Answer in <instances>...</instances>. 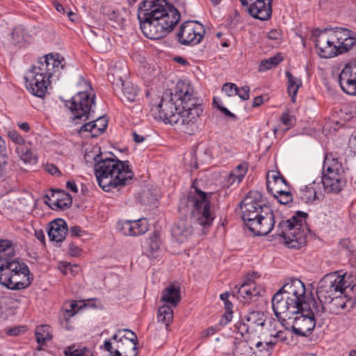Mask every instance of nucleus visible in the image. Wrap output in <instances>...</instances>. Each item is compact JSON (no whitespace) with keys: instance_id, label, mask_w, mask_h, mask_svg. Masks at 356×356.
Returning a JSON list of instances; mask_svg holds the SVG:
<instances>
[{"instance_id":"f257e3e1","label":"nucleus","mask_w":356,"mask_h":356,"mask_svg":"<svg viewBox=\"0 0 356 356\" xmlns=\"http://www.w3.org/2000/svg\"><path fill=\"white\" fill-rule=\"evenodd\" d=\"M138 19L147 38L159 40L174 29L180 20V13L166 0H144L139 5Z\"/></svg>"},{"instance_id":"f03ea898","label":"nucleus","mask_w":356,"mask_h":356,"mask_svg":"<svg viewBox=\"0 0 356 356\" xmlns=\"http://www.w3.org/2000/svg\"><path fill=\"white\" fill-rule=\"evenodd\" d=\"M111 154L113 157H104L99 153L94 158V170L97 183L106 192L129 184L134 175L129 161H122L113 153Z\"/></svg>"},{"instance_id":"7ed1b4c3","label":"nucleus","mask_w":356,"mask_h":356,"mask_svg":"<svg viewBox=\"0 0 356 356\" xmlns=\"http://www.w3.org/2000/svg\"><path fill=\"white\" fill-rule=\"evenodd\" d=\"M14 257L9 256L0 264V284L14 291L26 289L33 280V275L25 263Z\"/></svg>"},{"instance_id":"20e7f679","label":"nucleus","mask_w":356,"mask_h":356,"mask_svg":"<svg viewBox=\"0 0 356 356\" xmlns=\"http://www.w3.org/2000/svg\"><path fill=\"white\" fill-rule=\"evenodd\" d=\"M308 218L307 213L298 211L290 219L282 220L279 223V234L286 247L298 250L306 245L310 229L304 224Z\"/></svg>"},{"instance_id":"39448f33","label":"nucleus","mask_w":356,"mask_h":356,"mask_svg":"<svg viewBox=\"0 0 356 356\" xmlns=\"http://www.w3.org/2000/svg\"><path fill=\"white\" fill-rule=\"evenodd\" d=\"M194 192H189L187 196L186 206L191 209V218L204 229L210 227L215 218L211 211V201L207 193L195 186V181L191 186Z\"/></svg>"},{"instance_id":"423d86ee","label":"nucleus","mask_w":356,"mask_h":356,"mask_svg":"<svg viewBox=\"0 0 356 356\" xmlns=\"http://www.w3.org/2000/svg\"><path fill=\"white\" fill-rule=\"evenodd\" d=\"M90 92L81 91L75 94L70 100L65 101V106L71 111L72 122L74 124H82L93 118L92 106L95 104V94L89 85Z\"/></svg>"},{"instance_id":"0eeeda50","label":"nucleus","mask_w":356,"mask_h":356,"mask_svg":"<svg viewBox=\"0 0 356 356\" xmlns=\"http://www.w3.org/2000/svg\"><path fill=\"white\" fill-rule=\"evenodd\" d=\"M345 275H326L318 282L316 296L318 303H324L330 298L347 292Z\"/></svg>"},{"instance_id":"6e6552de","label":"nucleus","mask_w":356,"mask_h":356,"mask_svg":"<svg viewBox=\"0 0 356 356\" xmlns=\"http://www.w3.org/2000/svg\"><path fill=\"white\" fill-rule=\"evenodd\" d=\"M174 97L179 102V109L204 111L203 100L195 95L193 87L189 83L179 80L174 88Z\"/></svg>"},{"instance_id":"1a4fd4ad","label":"nucleus","mask_w":356,"mask_h":356,"mask_svg":"<svg viewBox=\"0 0 356 356\" xmlns=\"http://www.w3.org/2000/svg\"><path fill=\"white\" fill-rule=\"evenodd\" d=\"M278 291L287 297L288 301L295 302L294 305L300 308L309 307V304H316V300L312 293L306 295L305 284L299 279H290Z\"/></svg>"},{"instance_id":"9d476101","label":"nucleus","mask_w":356,"mask_h":356,"mask_svg":"<svg viewBox=\"0 0 356 356\" xmlns=\"http://www.w3.org/2000/svg\"><path fill=\"white\" fill-rule=\"evenodd\" d=\"M240 207L243 210L242 220L246 226L263 213L265 207H270L266 204L263 195L260 192L250 191L240 203Z\"/></svg>"},{"instance_id":"9b49d317","label":"nucleus","mask_w":356,"mask_h":356,"mask_svg":"<svg viewBox=\"0 0 356 356\" xmlns=\"http://www.w3.org/2000/svg\"><path fill=\"white\" fill-rule=\"evenodd\" d=\"M314 307L313 304H309V307H302L300 312L296 314L297 316L294 317L293 324L291 326L293 334L300 337H309L312 333L316 325L314 316L321 314H317Z\"/></svg>"},{"instance_id":"f8f14e48","label":"nucleus","mask_w":356,"mask_h":356,"mask_svg":"<svg viewBox=\"0 0 356 356\" xmlns=\"http://www.w3.org/2000/svg\"><path fill=\"white\" fill-rule=\"evenodd\" d=\"M205 29L197 21H186L181 24L177 33L178 42L183 45H195L204 37Z\"/></svg>"},{"instance_id":"ddd939ff","label":"nucleus","mask_w":356,"mask_h":356,"mask_svg":"<svg viewBox=\"0 0 356 356\" xmlns=\"http://www.w3.org/2000/svg\"><path fill=\"white\" fill-rule=\"evenodd\" d=\"M271 302L273 312L279 320L291 319L301 309L298 305H294L295 302L288 301L287 297L279 291L274 294Z\"/></svg>"},{"instance_id":"4468645a","label":"nucleus","mask_w":356,"mask_h":356,"mask_svg":"<svg viewBox=\"0 0 356 356\" xmlns=\"http://www.w3.org/2000/svg\"><path fill=\"white\" fill-rule=\"evenodd\" d=\"M174 98V92L170 95H163L156 109L159 118L165 123L177 125L179 119V102H175Z\"/></svg>"},{"instance_id":"2eb2a0df","label":"nucleus","mask_w":356,"mask_h":356,"mask_svg":"<svg viewBox=\"0 0 356 356\" xmlns=\"http://www.w3.org/2000/svg\"><path fill=\"white\" fill-rule=\"evenodd\" d=\"M273 211L270 207H265L263 213L248 223L246 227L255 236H265L274 227Z\"/></svg>"},{"instance_id":"dca6fc26","label":"nucleus","mask_w":356,"mask_h":356,"mask_svg":"<svg viewBox=\"0 0 356 356\" xmlns=\"http://www.w3.org/2000/svg\"><path fill=\"white\" fill-rule=\"evenodd\" d=\"M253 18L267 21L272 17L273 0H239Z\"/></svg>"},{"instance_id":"f3484780","label":"nucleus","mask_w":356,"mask_h":356,"mask_svg":"<svg viewBox=\"0 0 356 356\" xmlns=\"http://www.w3.org/2000/svg\"><path fill=\"white\" fill-rule=\"evenodd\" d=\"M349 296L347 292L336 296L324 303H318L316 300L313 308L317 312V314H322L328 311L330 314H339L342 310L350 308L351 300L348 298Z\"/></svg>"},{"instance_id":"a211bd4d","label":"nucleus","mask_w":356,"mask_h":356,"mask_svg":"<svg viewBox=\"0 0 356 356\" xmlns=\"http://www.w3.org/2000/svg\"><path fill=\"white\" fill-rule=\"evenodd\" d=\"M266 323L264 313L259 311L250 312L244 317L243 321L238 323L235 326L238 332L244 336L245 334L256 332L257 329L261 331Z\"/></svg>"},{"instance_id":"6ab92c4d","label":"nucleus","mask_w":356,"mask_h":356,"mask_svg":"<svg viewBox=\"0 0 356 356\" xmlns=\"http://www.w3.org/2000/svg\"><path fill=\"white\" fill-rule=\"evenodd\" d=\"M204 111L179 109V119L177 125L180 126L183 131L189 135L193 134L198 129V122Z\"/></svg>"},{"instance_id":"aec40b11","label":"nucleus","mask_w":356,"mask_h":356,"mask_svg":"<svg viewBox=\"0 0 356 356\" xmlns=\"http://www.w3.org/2000/svg\"><path fill=\"white\" fill-rule=\"evenodd\" d=\"M257 277H258L257 273H248L244 277L242 284L235 286L238 295L243 298L244 302H249L253 297L260 296L261 290L257 287L254 282Z\"/></svg>"},{"instance_id":"412c9836","label":"nucleus","mask_w":356,"mask_h":356,"mask_svg":"<svg viewBox=\"0 0 356 356\" xmlns=\"http://www.w3.org/2000/svg\"><path fill=\"white\" fill-rule=\"evenodd\" d=\"M81 308V307H79L76 300L65 302L58 314L59 324L66 330H72L74 327L71 324L70 319L77 314Z\"/></svg>"},{"instance_id":"4be33fe9","label":"nucleus","mask_w":356,"mask_h":356,"mask_svg":"<svg viewBox=\"0 0 356 356\" xmlns=\"http://www.w3.org/2000/svg\"><path fill=\"white\" fill-rule=\"evenodd\" d=\"M51 196L56 197V200L52 202L53 207L49 203L51 197L49 195H45L44 197V203L49 205L52 209L65 210L71 207L72 204V197L71 195L63 189H51Z\"/></svg>"},{"instance_id":"5701e85b","label":"nucleus","mask_w":356,"mask_h":356,"mask_svg":"<svg viewBox=\"0 0 356 356\" xmlns=\"http://www.w3.org/2000/svg\"><path fill=\"white\" fill-rule=\"evenodd\" d=\"M120 232L125 236H137L144 234L149 228L146 218L136 220H127L118 225Z\"/></svg>"},{"instance_id":"b1692460","label":"nucleus","mask_w":356,"mask_h":356,"mask_svg":"<svg viewBox=\"0 0 356 356\" xmlns=\"http://www.w3.org/2000/svg\"><path fill=\"white\" fill-rule=\"evenodd\" d=\"M321 182L326 193L338 194L346 186L347 179L346 174H341V175L323 174Z\"/></svg>"},{"instance_id":"393cba45","label":"nucleus","mask_w":356,"mask_h":356,"mask_svg":"<svg viewBox=\"0 0 356 356\" xmlns=\"http://www.w3.org/2000/svg\"><path fill=\"white\" fill-rule=\"evenodd\" d=\"M327 31V29L322 31L321 33L317 35L315 40V45L318 50L319 56L325 58H332L341 54L340 47L332 46V47H328L329 40L327 36L325 35Z\"/></svg>"},{"instance_id":"a878e982","label":"nucleus","mask_w":356,"mask_h":356,"mask_svg":"<svg viewBox=\"0 0 356 356\" xmlns=\"http://www.w3.org/2000/svg\"><path fill=\"white\" fill-rule=\"evenodd\" d=\"M90 122H85L79 128V133L81 134L83 132H90L92 138H96L102 134L108 126V120L105 116H100L95 120L90 118Z\"/></svg>"},{"instance_id":"bb28decb","label":"nucleus","mask_w":356,"mask_h":356,"mask_svg":"<svg viewBox=\"0 0 356 356\" xmlns=\"http://www.w3.org/2000/svg\"><path fill=\"white\" fill-rule=\"evenodd\" d=\"M68 231L67 225L62 218H56L49 224L47 234L50 241L60 243L64 241Z\"/></svg>"},{"instance_id":"cd10ccee","label":"nucleus","mask_w":356,"mask_h":356,"mask_svg":"<svg viewBox=\"0 0 356 356\" xmlns=\"http://www.w3.org/2000/svg\"><path fill=\"white\" fill-rule=\"evenodd\" d=\"M323 174L333 175L334 174H346L342 163L337 158H334L332 154H327L325 156L323 164Z\"/></svg>"},{"instance_id":"c85d7f7f","label":"nucleus","mask_w":356,"mask_h":356,"mask_svg":"<svg viewBox=\"0 0 356 356\" xmlns=\"http://www.w3.org/2000/svg\"><path fill=\"white\" fill-rule=\"evenodd\" d=\"M193 233L191 225L185 219L179 220L172 229V235L179 243H183Z\"/></svg>"},{"instance_id":"c756f323","label":"nucleus","mask_w":356,"mask_h":356,"mask_svg":"<svg viewBox=\"0 0 356 356\" xmlns=\"http://www.w3.org/2000/svg\"><path fill=\"white\" fill-rule=\"evenodd\" d=\"M161 300L176 307L181 301L180 286L174 284H170L163 290Z\"/></svg>"},{"instance_id":"7c9ffc66","label":"nucleus","mask_w":356,"mask_h":356,"mask_svg":"<svg viewBox=\"0 0 356 356\" xmlns=\"http://www.w3.org/2000/svg\"><path fill=\"white\" fill-rule=\"evenodd\" d=\"M332 35V39L334 40L337 45L336 47H346L345 44L348 43L353 35H356L353 31L341 27H336L334 29H330Z\"/></svg>"},{"instance_id":"2f4dec72","label":"nucleus","mask_w":356,"mask_h":356,"mask_svg":"<svg viewBox=\"0 0 356 356\" xmlns=\"http://www.w3.org/2000/svg\"><path fill=\"white\" fill-rule=\"evenodd\" d=\"M27 90L34 96L44 97L47 90V82H39L35 81V78L29 79L28 76L25 77Z\"/></svg>"},{"instance_id":"473e14b6","label":"nucleus","mask_w":356,"mask_h":356,"mask_svg":"<svg viewBox=\"0 0 356 356\" xmlns=\"http://www.w3.org/2000/svg\"><path fill=\"white\" fill-rule=\"evenodd\" d=\"M285 74L288 81L287 92L291 98V101L295 102L298 89L302 85V80L294 76L289 71H286Z\"/></svg>"},{"instance_id":"72a5a7b5","label":"nucleus","mask_w":356,"mask_h":356,"mask_svg":"<svg viewBox=\"0 0 356 356\" xmlns=\"http://www.w3.org/2000/svg\"><path fill=\"white\" fill-rule=\"evenodd\" d=\"M51 327L49 325H41L36 327L35 335L36 341L40 346H43L47 341L52 339V334L50 333Z\"/></svg>"},{"instance_id":"f704fd0d","label":"nucleus","mask_w":356,"mask_h":356,"mask_svg":"<svg viewBox=\"0 0 356 356\" xmlns=\"http://www.w3.org/2000/svg\"><path fill=\"white\" fill-rule=\"evenodd\" d=\"M266 187L268 193L273 194V197L278 201L281 204H287L293 201V196L290 192L284 191L282 190L277 191L275 193H273V189L270 186L269 175H267Z\"/></svg>"},{"instance_id":"c9c22d12","label":"nucleus","mask_w":356,"mask_h":356,"mask_svg":"<svg viewBox=\"0 0 356 356\" xmlns=\"http://www.w3.org/2000/svg\"><path fill=\"white\" fill-rule=\"evenodd\" d=\"M158 321L165 325L166 327L172 322L173 310L170 305H164L160 307L157 313Z\"/></svg>"},{"instance_id":"e433bc0d","label":"nucleus","mask_w":356,"mask_h":356,"mask_svg":"<svg viewBox=\"0 0 356 356\" xmlns=\"http://www.w3.org/2000/svg\"><path fill=\"white\" fill-rule=\"evenodd\" d=\"M15 254L14 245L11 241L1 240L0 241V264L8 257H13Z\"/></svg>"},{"instance_id":"4c0bfd02","label":"nucleus","mask_w":356,"mask_h":356,"mask_svg":"<svg viewBox=\"0 0 356 356\" xmlns=\"http://www.w3.org/2000/svg\"><path fill=\"white\" fill-rule=\"evenodd\" d=\"M147 248L146 249V254L150 257H154V254L157 252L160 248L159 235L154 232L153 235L147 239Z\"/></svg>"},{"instance_id":"58836bf2","label":"nucleus","mask_w":356,"mask_h":356,"mask_svg":"<svg viewBox=\"0 0 356 356\" xmlns=\"http://www.w3.org/2000/svg\"><path fill=\"white\" fill-rule=\"evenodd\" d=\"M48 62V58L45 56L39 58L37 63L33 65L31 70L34 71V72L45 74V76L51 78L53 74L49 69V63Z\"/></svg>"},{"instance_id":"ea45409f","label":"nucleus","mask_w":356,"mask_h":356,"mask_svg":"<svg viewBox=\"0 0 356 356\" xmlns=\"http://www.w3.org/2000/svg\"><path fill=\"white\" fill-rule=\"evenodd\" d=\"M119 81L121 83L124 96L127 98V99L129 102H134L138 94L137 88L134 87L130 83H124L121 76H119Z\"/></svg>"},{"instance_id":"a19ab883","label":"nucleus","mask_w":356,"mask_h":356,"mask_svg":"<svg viewBox=\"0 0 356 356\" xmlns=\"http://www.w3.org/2000/svg\"><path fill=\"white\" fill-rule=\"evenodd\" d=\"M356 79V60H350L346 63L339 75V79Z\"/></svg>"},{"instance_id":"79ce46f5","label":"nucleus","mask_w":356,"mask_h":356,"mask_svg":"<svg viewBox=\"0 0 356 356\" xmlns=\"http://www.w3.org/2000/svg\"><path fill=\"white\" fill-rule=\"evenodd\" d=\"M45 57L48 58L49 69L51 70L53 75L54 73L58 71L59 67H60L61 69L64 68L65 64H63V63L65 62V58L63 57L60 58L59 54H49L45 55Z\"/></svg>"},{"instance_id":"37998d69","label":"nucleus","mask_w":356,"mask_h":356,"mask_svg":"<svg viewBox=\"0 0 356 356\" xmlns=\"http://www.w3.org/2000/svg\"><path fill=\"white\" fill-rule=\"evenodd\" d=\"M275 342H268L265 344L259 341L255 345V350L254 351V356H270L273 353Z\"/></svg>"},{"instance_id":"c03bdc74","label":"nucleus","mask_w":356,"mask_h":356,"mask_svg":"<svg viewBox=\"0 0 356 356\" xmlns=\"http://www.w3.org/2000/svg\"><path fill=\"white\" fill-rule=\"evenodd\" d=\"M283 58L280 54L272 56L268 59H265L261 61L259 67V72H264L270 70L280 64L282 62Z\"/></svg>"},{"instance_id":"a18cd8bd","label":"nucleus","mask_w":356,"mask_h":356,"mask_svg":"<svg viewBox=\"0 0 356 356\" xmlns=\"http://www.w3.org/2000/svg\"><path fill=\"white\" fill-rule=\"evenodd\" d=\"M341 90L348 95H356V79H339Z\"/></svg>"},{"instance_id":"49530a36","label":"nucleus","mask_w":356,"mask_h":356,"mask_svg":"<svg viewBox=\"0 0 356 356\" xmlns=\"http://www.w3.org/2000/svg\"><path fill=\"white\" fill-rule=\"evenodd\" d=\"M74 346H68L64 350L65 356H94L92 353L85 347L80 349H74Z\"/></svg>"},{"instance_id":"de8ad7c7","label":"nucleus","mask_w":356,"mask_h":356,"mask_svg":"<svg viewBox=\"0 0 356 356\" xmlns=\"http://www.w3.org/2000/svg\"><path fill=\"white\" fill-rule=\"evenodd\" d=\"M8 155H0V179H5L9 173V163Z\"/></svg>"},{"instance_id":"09e8293b","label":"nucleus","mask_w":356,"mask_h":356,"mask_svg":"<svg viewBox=\"0 0 356 356\" xmlns=\"http://www.w3.org/2000/svg\"><path fill=\"white\" fill-rule=\"evenodd\" d=\"M123 331L127 333V336H123L120 339H123V343H125L126 346L129 347V344H133L135 348L138 345V339L135 332L129 329H124Z\"/></svg>"},{"instance_id":"8fccbe9b","label":"nucleus","mask_w":356,"mask_h":356,"mask_svg":"<svg viewBox=\"0 0 356 356\" xmlns=\"http://www.w3.org/2000/svg\"><path fill=\"white\" fill-rule=\"evenodd\" d=\"M24 40V34L22 29L19 27L13 29L10 33V42L13 45H17L21 43Z\"/></svg>"},{"instance_id":"3c124183","label":"nucleus","mask_w":356,"mask_h":356,"mask_svg":"<svg viewBox=\"0 0 356 356\" xmlns=\"http://www.w3.org/2000/svg\"><path fill=\"white\" fill-rule=\"evenodd\" d=\"M345 286L347 289V293L349 294L348 298L351 300V305L350 306V308H353L356 304V284H351L346 280Z\"/></svg>"},{"instance_id":"603ef678","label":"nucleus","mask_w":356,"mask_h":356,"mask_svg":"<svg viewBox=\"0 0 356 356\" xmlns=\"http://www.w3.org/2000/svg\"><path fill=\"white\" fill-rule=\"evenodd\" d=\"M21 152V158L24 162L29 163H36L37 158L31 149L22 147Z\"/></svg>"},{"instance_id":"864d4df0","label":"nucleus","mask_w":356,"mask_h":356,"mask_svg":"<svg viewBox=\"0 0 356 356\" xmlns=\"http://www.w3.org/2000/svg\"><path fill=\"white\" fill-rule=\"evenodd\" d=\"M212 104L214 107L218 109L225 116L232 119L233 120H237V116L235 114L229 111L226 107L218 103L216 97H213Z\"/></svg>"},{"instance_id":"5fc2aeb1","label":"nucleus","mask_w":356,"mask_h":356,"mask_svg":"<svg viewBox=\"0 0 356 356\" xmlns=\"http://www.w3.org/2000/svg\"><path fill=\"white\" fill-rule=\"evenodd\" d=\"M340 248L346 250L348 254H352L355 252V246L350 238H343L339 241Z\"/></svg>"},{"instance_id":"6e6d98bb","label":"nucleus","mask_w":356,"mask_h":356,"mask_svg":"<svg viewBox=\"0 0 356 356\" xmlns=\"http://www.w3.org/2000/svg\"><path fill=\"white\" fill-rule=\"evenodd\" d=\"M348 43L345 44L346 47H341V54L348 51H353L356 52V36L353 35L349 40H347Z\"/></svg>"},{"instance_id":"4d7b16f0","label":"nucleus","mask_w":356,"mask_h":356,"mask_svg":"<svg viewBox=\"0 0 356 356\" xmlns=\"http://www.w3.org/2000/svg\"><path fill=\"white\" fill-rule=\"evenodd\" d=\"M234 171L236 172V174L234 175L233 173H231L230 176L236 177V178H238V181H241L245 176L248 171V168L245 165L239 164L236 167Z\"/></svg>"},{"instance_id":"13d9d810","label":"nucleus","mask_w":356,"mask_h":356,"mask_svg":"<svg viewBox=\"0 0 356 356\" xmlns=\"http://www.w3.org/2000/svg\"><path fill=\"white\" fill-rule=\"evenodd\" d=\"M250 87L244 86L243 87H237L235 95H237L242 100H248L250 97Z\"/></svg>"},{"instance_id":"bf43d9fd","label":"nucleus","mask_w":356,"mask_h":356,"mask_svg":"<svg viewBox=\"0 0 356 356\" xmlns=\"http://www.w3.org/2000/svg\"><path fill=\"white\" fill-rule=\"evenodd\" d=\"M29 79L31 78H35V81H39V82H47L48 84L49 83V79L50 77L45 76V74H41L38 72H34V71L30 70L29 71V76H28Z\"/></svg>"},{"instance_id":"052dcab7","label":"nucleus","mask_w":356,"mask_h":356,"mask_svg":"<svg viewBox=\"0 0 356 356\" xmlns=\"http://www.w3.org/2000/svg\"><path fill=\"white\" fill-rule=\"evenodd\" d=\"M8 136L15 143L22 145L24 143L23 137L15 130H11L8 132Z\"/></svg>"},{"instance_id":"680f3d73","label":"nucleus","mask_w":356,"mask_h":356,"mask_svg":"<svg viewBox=\"0 0 356 356\" xmlns=\"http://www.w3.org/2000/svg\"><path fill=\"white\" fill-rule=\"evenodd\" d=\"M281 122L283 124L288 127H293L295 122V118L288 112L284 113L281 117Z\"/></svg>"},{"instance_id":"e2e57ef3","label":"nucleus","mask_w":356,"mask_h":356,"mask_svg":"<svg viewBox=\"0 0 356 356\" xmlns=\"http://www.w3.org/2000/svg\"><path fill=\"white\" fill-rule=\"evenodd\" d=\"M81 252V248L76 245L74 242H71L69 244L68 254L71 257H79Z\"/></svg>"},{"instance_id":"0e129e2a","label":"nucleus","mask_w":356,"mask_h":356,"mask_svg":"<svg viewBox=\"0 0 356 356\" xmlns=\"http://www.w3.org/2000/svg\"><path fill=\"white\" fill-rule=\"evenodd\" d=\"M26 331L25 326L13 327L7 330L6 334L9 336H18L22 333H24Z\"/></svg>"},{"instance_id":"69168bd1","label":"nucleus","mask_w":356,"mask_h":356,"mask_svg":"<svg viewBox=\"0 0 356 356\" xmlns=\"http://www.w3.org/2000/svg\"><path fill=\"white\" fill-rule=\"evenodd\" d=\"M237 86L233 83H225L222 87V90L224 91L228 96L233 95V92H236Z\"/></svg>"},{"instance_id":"338daca9","label":"nucleus","mask_w":356,"mask_h":356,"mask_svg":"<svg viewBox=\"0 0 356 356\" xmlns=\"http://www.w3.org/2000/svg\"><path fill=\"white\" fill-rule=\"evenodd\" d=\"M232 314L233 312H225V314L221 316V318L218 323L221 327H224L232 321Z\"/></svg>"},{"instance_id":"774afa93","label":"nucleus","mask_w":356,"mask_h":356,"mask_svg":"<svg viewBox=\"0 0 356 356\" xmlns=\"http://www.w3.org/2000/svg\"><path fill=\"white\" fill-rule=\"evenodd\" d=\"M221 330V326L219 324L215 325L213 326L209 327L207 330H205V337H210L215 333L219 332Z\"/></svg>"}]
</instances>
